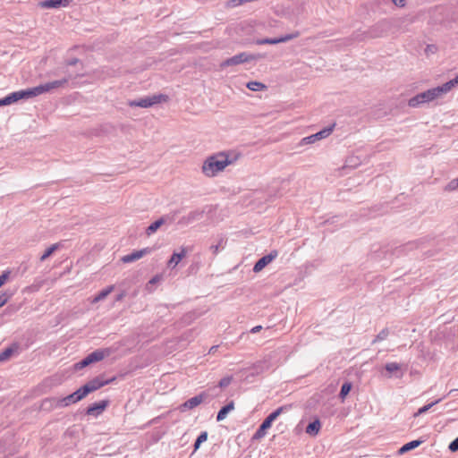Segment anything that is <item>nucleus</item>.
Wrapping results in <instances>:
<instances>
[{
  "instance_id": "1",
  "label": "nucleus",
  "mask_w": 458,
  "mask_h": 458,
  "mask_svg": "<svg viewBox=\"0 0 458 458\" xmlns=\"http://www.w3.org/2000/svg\"><path fill=\"white\" fill-rule=\"evenodd\" d=\"M232 163L233 160L229 159L227 155L221 152L217 155L211 156L205 160L202 165V172L205 175L213 177Z\"/></svg>"
},
{
  "instance_id": "2",
  "label": "nucleus",
  "mask_w": 458,
  "mask_h": 458,
  "mask_svg": "<svg viewBox=\"0 0 458 458\" xmlns=\"http://www.w3.org/2000/svg\"><path fill=\"white\" fill-rule=\"evenodd\" d=\"M51 88H28L15 92H12L3 98H0V106H9L18 102L21 99H28L45 92L49 91Z\"/></svg>"
},
{
  "instance_id": "3",
  "label": "nucleus",
  "mask_w": 458,
  "mask_h": 458,
  "mask_svg": "<svg viewBox=\"0 0 458 458\" xmlns=\"http://www.w3.org/2000/svg\"><path fill=\"white\" fill-rule=\"evenodd\" d=\"M452 88H430L428 90L417 94L408 101V105L411 107H420L424 104L429 103L434 99L446 94Z\"/></svg>"
},
{
  "instance_id": "4",
  "label": "nucleus",
  "mask_w": 458,
  "mask_h": 458,
  "mask_svg": "<svg viewBox=\"0 0 458 458\" xmlns=\"http://www.w3.org/2000/svg\"><path fill=\"white\" fill-rule=\"evenodd\" d=\"M291 407V404L284 405L272 411L259 425V428L253 435V439L258 440L263 438L266 436L267 430L270 428L272 423L277 419V417L281 415L284 411L289 410Z\"/></svg>"
},
{
  "instance_id": "5",
  "label": "nucleus",
  "mask_w": 458,
  "mask_h": 458,
  "mask_svg": "<svg viewBox=\"0 0 458 458\" xmlns=\"http://www.w3.org/2000/svg\"><path fill=\"white\" fill-rule=\"evenodd\" d=\"M168 96L165 94H154L151 96H147L144 98H140L138 99L129 100L128 105L131 107H141V108H148L151 107L155 105L166 102L168 100Z\"/></svg>"
},
{
  "instance_id": "6",
  "label": "nucleus",
  "mask_w": 458,
  "mask_h": 458,
  "mask_svg": "<svg viewBox=\"0 0 458 458\" xmlns=\"http://www.w3.org/2000/svg\"><path fill=\"white\" fill-rule=\"evenodd\" d=\"M109 354V351L107 349H98L89 354H88L81 360L76 362L74 364V369L80 370L88 367L89 365L102 360L106 356Z\"/></svg>"
},
{
  "instance_id": "7",
  "label": "nucleus",
  "mask_w": 458,
  "mask_h": 458,
  "mask_svg": "<svg viewBox=\"0 0 458 458\" xmlns=\"http://www.w3.org/2000/svg\"><path fill=\"white\" fill-rule=\"evenodd\" d=\"M208 397V394L205 391L201 392L198 395H195L187 401H185L183 403H182L179 407L180 411L182 412L187 411V410H192L198 405H199L202 402H204Z\"/></svg>"
},
{
  "instance_id": "8",
  "label": "nucleus",
  "mask_w": 458,
  "mask_h": 458,
  "mask_svg": "<svg viewBox=\"0 0 458 458\" xmlns=\"http://www.w3.org/2000/svg\"><path fill=\"white\" fill-rule=\"evenodd\" d=\"M49 402L55 403V407L64 408V407L69 406L72 403H78L79 401L77 400L76 396L72 393V394H68L67 396L63 397V398H56V397L46 398L43 400V406L45 407L47 404V403H49Z\"/></svg>"
},
{
  "instance_id": "9",
  "label": "nucleus",
  "mask_w": 458,
  "mask_h": 458,
  "mask_svg": "<svg viewBox=\"0 0 458 458\" xmlns=\"http://www.w3.org/2000/svg\"><path fill=\"white\" fill-rule=\"evenodd\" d=\"M259 57V55H249V54L243 52V53L235 55L231 58L226 59L225 61L223 62L222 66L237 65L240 64L250 62L251 60H256Z\"/></svg>"
},
{
  "instance_id": "10",
  "label": "nucleus",
  "mask_w": 458,
  "mask_h": 458,
  "mask_svg": "<svg viewBox=\"0 0 458 458\" xmlns=\"http://www.w3.org/2000/svg\"><path fill=\"white\" fill-rule=\"evenodd\" d=\"M335 126V123H333L330 126L326 127L323 130H321L310 136L303 138L302 143L303 144H311V143L316 142L317 140H320L322 139L328 137L332 133Z\"/></svg>"
},
{
  "instance_id": "11",
  "label": "nucleus",
  "mask_w": 458,
  "mask_h": 458,
  "mask_svg": "<svg viewBox=\"0 0 458 458\" xmlns=\"http://www.w3.org/2000/svg\"><path fill=\"white\" fill-rule=\"evenodd\" d=\"M278 253L276 250H272L268 254L260 258L255 264L252 268L254 273L260 272L265 267H267L269 263H271L276 257Z\"/></svg>"
},
{
  "instance_id": "12",
  "label": "nucleus",
  "mask_w": 458,
  "mask_h": 458,
  "mask_svg": "<svg viewBox=\"0 0 458 458\" xmlns=\"http://www.w3.org/2000/svg\"><path fill=\"white\" fill-rule=\"evenodd\" d=\"M204 212V210L199 209L191 211L188 215L183 216L180 218V220L178 221V225L186 226L196 221H199L203 217Z\"/></svg>"
},
{
  "instance_id": "13",
  "label": "nucleus",
  "mask_w": 458,
  "mask_h": 458,
  "mask_svg": "<svg viewBox=\"0 0 458 458\" xmlns=\"http://www.w3.org/2000/svg\"><path fill=\"white\" fill-rule=\"evenodd\" d=\"M108 404V400H102L97 403H93L87 407L86 414L97 417L105 411Z\"/></svg>"
},
{
  "instance_id": "14",
  "label": "nucleus",
  "mask_w": 458,
  "mask_h": 458,
  "mask_svg": "<svg viewBox=\"0 0 458 458\" xmlns=\"http://www.w3.org/2000/svg\"><path fill=\"white\" fill-rule=\"evenodd\" d=\"M299 36V32L292 33V34H286L280 38H261L258 39L256 41L257 45H264V44H278L283 42H287L289 40H292L293 38H296Z\"/></svg>"
},
{
  "instance_id": "15",
  "label": "nucleus",
  "mask_w": 458,
  "mask_h": 458,
  "mask_svg": "<svg viewBox=\"0 0 458 458\" xmlns=\"http://www.w3.org/2000/svg\"><path fill=\"white\" fill-rule=\"evenodd\" d=\"M151 252L150 248H144L139 250H135L128 255H125L122 258V261L123 263H131L141 259L143 256Z\"/></svg>"
},
{
  "instance_id": "16",
  "label": "nucleus",
  "mask_w": 458,
  "mask_h": 458,
  "mask_svg": "<svg viewBox=\"0 0 458 458\" xmlns=\"http://www.w3.org/2000/svg\"><path fill=\"white\" fill-rule=\"evenodd\" d=\"M115 380V377H112L110 379H103L102 377H94L93 379L89 380V382H87L89 384V386H90V388L92 389V391H96L99 388H101L102 386H105L106 385H108L109 383L113 382Z\"/></svg>"
},
{
  "instance_id": "17",
  "label": "nucleus",
  "mask_w": 458,
  "mask_h": 458,
  "mask_svg": "<svg viewBox=\"0 0 458 458\" xmlns=\"http://www.w3.org/2000/svg\"><path fill=\"white\" fill-rule=\"evenodd\" d=\"M72 0H44L41 3V6L44 8H59L65 7L69 5V4Z\"/></svg>"
},
{
  "instance_id": "18",
  "label": "nucleus",
  "mask_w": 458,
  "mask_h": 458,
  "mask_svg": "<svg viewBox=\"0 0 458 458\" xmlns=\"http://www.w3.org/2000/svg\"><path fill=\"white\" fill-rule=\"evenodd\" d=\"M385 369L389 373V377L392 374H394L396 378H401L403 375V373L401 372V366L397 362H387L385 365Z\"/></svg>"
},
{
  "instance_id": "19",
  "label": "nucleus",
  "mask_w": 458,
  "mask_h": 458,
  "mask_svg": "<svg viewBox=\"0 0 458 458\" xmlns=\"http://www.w3.org/2000/svg\"><path fill=\"white\" fill-rule=\"evenodd\" d=\"M167 223V217H160L155 222L151 223L147 228H146V234L148 236L152 235L155 233L163 225Z\"/></svg>"
},
{
  "instance_id": "20",
  "label": "nucleus",
  "mask_w": 458,
  "mask_h": 458,
  "mask_svg": "<svg viewBox=\"0 0 458 458\" xmlns=\"http://www.w3.org/2000/svg\"><path fill=\"white\" fill-rule=\"evenodd\" d=\"M234 409V403L233 401H231L229 402L227 404H225V406H223L217 412V415H216V420L217 421H222L224 420L227 414L232 411Z\"/></svg>"
},
{
  "instance_id": "21",
  "label": "nucleus",
  "mask_w": 458,
  "mask_h": 458,
  "mask_svg": "<svg viewBox=\"0 0 458 458\" xmlns=\"http://www.w3.org/2000/svg\"><path fill=\"white\" fill-rule=\"evenodd\" d=\"M187 254L185 248H182L180 252H174L168 261V267H174Z\"/></svg>"
},
{
  "instance_id": "22",
  "label": "nucleus",
  "mask_w": 458,
  "mask_h": 458,
  "mask_svg": "<svg viewBox=\"0 0 458 458\" xmlns=\"http://www.w3.org/2000/svg\"><path fill=\"white\" fill-rule=\"evenodd\" d=\"M321 423L318 419L310 422L306 427L305 432L310 436H317L320 430Z\"/></svg>"
},
{
  "instance_id": "23",
  "label": "nucleus",
  "mask_w": 458,
  "mask_h": 458,
  "mask_svg": "<svg viewBox=\"0 0 458 458\" xmlns=\"http://www.w3.org/2000/svg\"><path fill=\"white\" fill-rule=\"evenodd\" d=\"M114 285H110V286H107L106 288L101 290L92 300V303H97L98 301H103L104 299H106L114 290Z\"/></svg>"
},
{
  "instance_id": "24",
  "label": "nucleus",
  "mask_w": 458,
  "mask_h": 458,
  "mask_svg": "<svg viewBox=\"0 0 458 458\" xmlns=\"http://www.w3.org/2000/svg\"><path fill=\"white\" fill-rule=\"evenodd\" d=\"M423 443V440H420V439H417V440H412L411 442H408L406 444H404L400 449H399V453L400 454H404L406 452H409L411 450H413L415 448H417L418 446H420L421 444Z\"/></svg>"
},
{
  "instance_id": "25",
  "label": "nucleus",
  "mask_w": 458,
  "mask_h": 458,
  "mask_svg": "<svg viewBox=\"0 0 458 458\" xmlns=\"http://www.w3.org/2000/svg\"><path fill=\"white\" fill-rule=\"evenodd\" d=\"M226 243V240L223 237H219L217 242L215 244H211L209 249L214 255H216L220 249H224Z\"/></svg>"
},
{
  "instance_id": "26",
  "label": "nucleus",
  "mask_w": 458,
  "mask_h": 458,
  "mask_svg": "<svg viewBox=\"0 0 458 458\" xmlns=\"http://www.w3.org/2000/svg\"><path fill=\"white\" fill-rule=\"evenodd\" d=\"M442 400H443V398H439V399L435 400L434 402H431V403L420 407L417 411V412L414 413V416L417 417V416H420V415L427 412L429 409H431L436 404L439 403Z\"/></svg>"
},
{
  "instance_id": "27",
  "label": "nucleus",
  "mask_w": 458,
  "mask_h": 458,
  "mask_svg": "<svg viewBox=\"0 0 458 458\" xmlns=\"http://www.w3.org/2000/svg\"><path fill=\"white\" fill-rule=\"evenodd\" d=\"M59 248V244L55 243L48 247L45 252L40 257V261L46 260L47 258H49L57 249Z\"/></svg>"
},
{
  "instance_id": "28",
  "label": "nucleus",
  "mask_w": 458,
  "mask_h": 458,
  "mask_svg": "<svg viewBox=\"0 0 458 458\" xmlns=\"http://www.w3.org/2000/svg\"><path fill=\"white\" fill-rule=\"evenodd\" d=\"M208 439V432L207 431H202L197 437V439L195 440V443L193 445L194 446V451H197L200 445L202 443H204L205 441H207Z\"/></svg>"
},
{
  "instance_id": "29",
  "label": "nucleus",
  "mask_w": 458,
  "mask_h": 458,
  "mask_svg": "<svg viewBox=\"0 0 458 458\" xmlns=\"http://www.w3.org/2000/svg\"><path fill=\"white\" fill-rule=\"evenodd\" d=\"M351 389H352L351 383H349V382L344 383L340 389L339 397L344 400L349 394Z\"/></svg>"
},
{
  "instance_id": "30",
  "label": "nucleus",
  "mask_w": 458,
  "mask_h": 458,
  "mask_svg": "<svg viewBox=\"0 0 458 458\" xmlns=\"http://www.w3.org/2000/svg\"><path fill=\"white\" fill-rule=\"evenodd\" d=\"M13 352H14V348H13V347H8V348L4 349L0 353V362L5 361L6 360H8L12 356Z\"/></svg>"
},
{
  "instance_id": "31",
  "label": "nucleus",
  "mask_w": 458,
  "mask_h": 458,
  "mask_svg": "<svg viewBox=\"0 0 458 458\" xmlns=\"http://www.w3.org/2000/svg\"><path fill=\"white\" fill-rule=\"evenodd\" d=\"M389 335V331L387 328L382 329L376 336V338L373 340V343L380 342L387 338Z\"/></svg>"
},
{
  "instance_id": "32",
  "label": "nucleus",
  "mask_w": 458,
  "mask_h": 458,
  "mask_svg": "<svg viewBox=\"0 0 458 458\" xmlns=\"http://www.w3.org/2000/svg\"><path fill=\"white\" fill-rule=\"evenodd\" d=\"M233 377H225L220 379L218 383V386L221 388L228 386L232 382Z\"/></svg>"
},
{
  "instance_id": "33",
  "label": "nucleus",
  "mask_w": 458,
  "mask_h": 458,
  "mask_svg": "<svg viewBox=\"0 0 458 458\" xmlns=\"http://www.w3.org/2000/svg\"><path fill=\"white\" fill-rule=\"evenodd\" d=\"M242 4H243L242 0H228L225 6L228 8H234Z\"/></svg>"
},
{
  "instance_id": "34",
  "label": "nucleus",
  "mask_w": 458,
  "mask_h": 458,
  "mask_svg": "<svg viewBox=\"0 0 458 458\" xmlns=\"http://www.w3.org/2000/svg\"><path fill=\"white\" fill-rule=\"evenodd\" d=\"M10 272L4 271L0 275V287L4 285L9 278Z\"/></svg>"
},
{
  "instance_id": "35",
  "label": "nucleus",
  "mask_w": 458,
  "mask_h": 458,
  "mask_svg": "<svg viewBox=\"0 0 458 458\" xmlns=\"http://www.w3.org/2000/svg\"><path fill=\"white\" fill-rule=\"evenodd\" d=\"M73 394L79 402L81 400H82L84 397H86L81 386L79 389H77L75 392H73Z\"/></svg>"
},
{
  "instance_id": "36",
  "label": "nucleus",
  "mask_w": 458,
  "mask_h": 458,
  "mask_svg": "<svg viewBox=\"0 0 458 458\" xmlns=\"http://www.w3.org/2000/svg\"><path fill=\"white\" fill-rule=\"evenodd\" d=\"M448 448L452 452L458 451V437L449 444Z\"/></svg>"
},
{
  "instance_id": "37",
  "label": "nucleus",
  "mask_w": 458,
  "mask_h": 458,
  "mask_svg": "<svg viewBox=\"0 0 458 458\" xmlns=\"http://www.w3.org/2000/svg\"><path fill=\"white\" fill-rule=\"evenodd\" d=\"M458 84V74L455 76V78L452 79V80H449L448 81L446 82H444L442 84V86H448V87H451V86H455Z\"/></svg>"
},
{
  "instance_id": "38",
  "label": "nucleus",
  "mask_w": 458,
  "mask_h": 458,
  "mask_svg": "<svg viewBox=\"0 0 458 458\" xmlns=\"http://www.w3.org/2000/svg\"><path fill=\"white\" fill-rule=\"evenodd\" d=\"M68 82H69L68 80H64V81H55L50 82V83H46L43 86H53V87H55V86H61L63 83H68Z\"/></svg>"
},
{
  "instance_id": "39",
  "label": "nucleus",
  "mask_w": 458,
  "mask_h": 458,
  "mask_svg": "<svg viewBox=\"0 0 458 458\" xmlns=\"http://www.w3.org/2000/svg\"><path fill=\"white\" fill-rule=\"evenodd\" d=\"M456 180L454 179L452 180L446 186V189L449 190V191H454L458 188V185H456Z\"/></svg>"
},
{
  "instance_id": "40",
  "label": "nucleus",
  "mask_w": 458,
  "mask_h": 458,
  "mask_svg": "<svg viewBox=\"0 0 458 458\" xmlns=\"http://www.w3.org/2000/svg\"><path fill=\"white\" fill-rule=\"evenodd\" d=\"M77 65H81V62L79 59H76V58L69 61V63H68V67L69 68H72V67L77 66Z\"/></svg>"
},
{
  "instance_id": "41",
  "label": "nucleus",
  "mask_w": 458,
  "mask_h": 458,
  "mask_svg": "<svg viewBox=\"0 0 458 458\" xmlns=\"http://www.w3.org/2000/svg\"><path fill=\"white\" fill-rule=\"evenodd\" d=\"M178 213L179 211H174L173 214L165 215L162 217H167V222L172 223Z\"/></svg>"
},
{
  "instance_id": "42",
  "label": "nucleus",
  "mask_w": 458,
  "mask_h": 458,
  "mask_svg": "<svg viewBox=\"0 0 458 458\" xmlns=\"http://www.w3.org/2000/svg\"><path fill=\"white\" fill-rule=\"evenodd\" d=\"M81 388H82V390H83V392H84V394H85V395H86V396H87L89 394H90V393H92V392H93V391H92V389L90 388V386H89V384H88V383H86L85 385H83V386H81Z\"/></svg>"
},
{
  "instance_id": "43",
  "label": "nucleus",
  "mask_w": 458,
  "mask_h": 458,
  "mask_svg": "<svg viewBox=\"0 0 458 458\" xmlns=\"http://www.w3.org/2000/svg\"><path fill=\"white\" fill-rule=\"evenodd\" d=\"M413 248H418V243L417 242H409L405 246H403L402 250H408V249L411 250Z\"/></svg>"
},
{
  "instance_id": "44",
  "label": "nucleus",
  "mask_w": 458,
  "mask_h": 458,
  "mask_svg": "<svg viewBox=\"0 0 458 458\" xmlns=\"http://www.w3.org/2000/svg\"><path fill=\"white\" fill-rule=\"evenodd\" d=\"M245 86H259V87H263L265 86L263 83L261 82H259V81H248Z\"/></svg>"
},
{
  "instance_id": "45",
  "label": "nucleus",
  "mask_w": 458,
  "mask_h": 458,
  "mask_svg": "<svg viewBox=\"0 0 458 458\" xmlns=\"http://www.w3.org/2000/svg\"><path fill=\"white\" fill-rule=\"evenodd\" d=\"M125 295H126V293L124 291H123L122 293H120L119 294H117L115 296L114 301H121L125 297Z\"/></svg>"
},
{
  "instance_id": "46",
  "label": "nucleus",
  "mask_w": 458,
  "mask_h": 458,
  "mask_svg": "<svg viewBox=\"0 0 458 458\" xmlns=\"http://www.w3.org/2000/svg\"><path fill=\"white\" fill-rule=\"evenodd\" d=\"M7 302V298L4 294L0 295V308Z\"/></svg>"
},
{
  "instance_id": "47",
  "label": "nucleus",
  "mask_w": 458,
  "mask_h": 458,
  "mask_svg": "<svg viewBox=\"0 0 458 458\" xmlns=\"http://www.w3.org/2000/svg\"><path fill=\"white\" fill-rule=\"evenodd\" d=\"M41 406H42V408H43V409H45V410H46V409H49V410H50V409H55V408H56V407H55V403H50V402H49V403H47V404L45 407L43 406V403L41 404Z\"/></svg>"
},
{
  "instance_id": "48",
  "label": "nucleus",
  "mask_w": 458,
  "mask_h": 458,
  "mask_svg": "<svg viewBox=\"0 0 458 458\" xmlns=\"http://www.w3.org/2000/svg\"><path fill=\"white\" fill-rule=\"evenodd\" d=\"M261 329H262V326H256V327H252L250 332L251 334H256V333L259 332Z\"/></svg>"
},
{
  "instance_id": "49",
  "label": "nucleus",
  "mask_w": 458,
  "mask_h": 458,
  "mask_svg": "<svg viewBox=\"0 0 458 458\" xmlns=\"http://www.w3.org/2000/svg\"><path fill=\"white\" fill-rule=\"evenodd\" d=\"M392 2H393L396 6H403V5H404V0H392Z\"/></svg>"
},
{
  "instance_id": "50",
  "label": "nucleus",
  "mask_w": 458,
  "mask_h": 458,
  "mask_svg": "<svg viewBox=\"0 0 458 458\" xmlns=\"http://www.w3.org/2000/svg\"><path fill=\"white\" fill-rule=\"evenodd\" d=\"M158 280H159V276H156L152 277V278L149 280L148 284H156Z\"/></svg>"
},
{
  "instance_id": "51",
  "label": "nucleus",
  "mask_w": 458,
  "mask_h": 458,
  "mask_svg": "<svg viewBox=\"0 0 458 458\" xmlns=\"http://www.w3.org/2000/svg\"><path fill=\"white\" fill-rule=\"evenodd\" d=\"M248 89L252 91H259V90L263 89L264 88H248Z\"/></svg>"
},
{
  "instance_id": "52",
  "label": "nucleus",
  "mask_w": 458,
  "mask_h": 458,
  "mask_svg": "<svg viewBox=\"0 0 458 458\" xmlns=\"http://www.w3.org/2000/svg\"><path fill=\"white\" fill-rule=\"evenodd\" d=\"M454 391H456V390L455 389L450 390L449 394H452Z\"/></svg>"
},
{
  "instance_id": "53",
  "label": "nucleus",
  "mask_w": 458,
  "mask_h": 458,
  "mask_svg": "<svg viewBox=\"0 0 458 458\" xmlns=\"http://www.w3.org/2000/svg\"><path fill=\"white\" fill-rule=\"evenodd\" d=\"M215 346H212V348L210 349V351H215Z\"/></svg>"
},
{
  "instance_id": "54",
  "label": "nucleus",
  "mask_w": 458,
  "mask_h": 458,
  "mask_svg": "<svg viewBox=\"0 0 458 458\" xmlns=\"http://www.w3.org/2000/svg\"><path fill=\"white\" fill-rule=\"evenodd\" d=\"M215 346H212V348L210 349V351H215Z\"/></svg>"
},
{
  "instance_id": "55",
  "label": "nucleus",
  "mask_w": 458,
  "mask_h": 458,
  "mask_svg": "<svg viewBox=\"0 0 458 458\" xmlns=\"http://www.w3.org/2000/svg\"><path fill=\"white\" fill-rule=\"evenodd\" d=\"M455 180H456L455 183H456V185H458V177Z\"/></svg>"
}]
</instances>
